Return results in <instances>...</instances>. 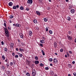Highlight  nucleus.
Here are the masks:
<instances>
[{"label": "nucleus", "mask_w": 76, "mask_h": 76, "mask_svg": "<svg viewBox=\"0 0 76 76\" xmlns=\"http://www.w3.org/2000/svg\"><path fill=\"white\" fill-rule=\"evenodd\" d=\"M8 29H10V30H11V27L9 26L8 27Z\"/></svg>", "instance_id": "obj_45"}, {"label": "nucleus", "mask_w": 76, "mask_h": 76, "mask_svg": "<svg viewBox=\"0 0 76 76\" xmlns=\"http://www.w3.org/2000/svg\"><path fill=\"white\" fill-rule=\"evenodd\" d=\"M15 6L16 7V8H19V5H17Z\"/></svg>", "instance_id": "obj_58"}, {"label": "nucleus", "mask_w": 76, "mask_h": 76, "mask_svg": "<svg viewBox=\"0 0 76 76\" xmlns=\"http://www.w3.org/2000/svg\"><path fill=\"white\" fill-rule=\"evenodd\" d=\"M36 29H37L38 31L39 30V28L38 27H36Z\"/></svg>", "instance_id": "obj_57"}, {"label": "nucleus", "mask_w": 76, "mask_h": 76, "mask_svg": "<svg viewBox=\"0 0 76 76\" xmlns=\"http://www.w3.org/2000/svg\"><path fill=\"white\" fill-rule=\"evenodd\" d=\"M20 10H23V9H24V8H23V7L21 6L20 7Z\"/></svg>", "instance_id": "obj_20"}, {"label": "nucleus", "mask_w": 76, "mask_h": 76, "mask_svg": "<svg viewBox=\"0 0 76 76\" xmlns=\"http://www.w3.org/2000/svg\"><path fill=\"white\" fill-rule=\"evenodd\" d=\"M41 52H42V55H43V56H45V53H44V50H42Z\"/></svg>", "instance_id": "obj_18"}, {"label": "nucleus", "mask_w": 76, "mask_h": 76, "mask_svg": "<svg viewBox=\"0 0 76 76\" xmlns=\"http://www.w3.org/2000/svg\"><path fill=\"white\" fill-rule=\"evenodd\" d=\"M43 20H45V22H47V21L48 20L47 19V18H44Z\"/></svg>", "instance_id": "obj_27"}, {"label": "nucleus", "mask_w": 76, "mask_h": 76, "mask_svg": "<svg viewBox=\"0 0 76 76\" xmlns=\"http://www.w3.org/2000/svg\"><path fill=\"white\" fill-rule=\"evenodd\" d=\"M4 50L5 52H7V51H8V49H7V48L5 47L4 48Z\"/></svg>", "instance_id": "obj_12"}, {"label": "nucleus", "mask_w": 76, "mask_h": 76, "mask_svg": "<svg viewBox=\"0 0 76 76\" xmlns=\"http://www.w3.org/2000/svg\"><path fill=\"white\" fill-rule=\"evenodd\" d=\"M6 37H9V34H6Z\"/></svg>", "instance_id": "obj_53"}, {"label": "nucleus", "mask_w": 76, "mask_h": 76, "mask_svg": "<svg viewBox=\"0 0 76 76\" xmlns=\"http://www.w3.org/2000/svg\"><path fill=\"white\" fill-rule=\"evenodd\" d=\"M10 66H13V62H11L10 63Z\"/></svg>", "instance_id": "obj_39"}, {"label": "nucleus", "mask_w": 76, "mask_h": 76, "mask_svg": "<svg viewBox=\"0 0 76 76\" xmlns=\"http://www.w3.org/2000/svg\"><path fill=\"white\" fill-rule=\"evenodd\" d=\"M35 59L36 60H38V56H35Z\"/></svg>", "instance_id": "obj_26"}, {"label": "nucleus", "mask_w": 76, "mask_h": 76, "mask_svg": "<svg viewBox=\"0 0 76 76\" xmlns=\"http://www.w3.org/2000/svg\"><path fill=\"white\" fill-rule=\"evenodd\" d=\"M42 39H44V40H45V38L44 37H42Z\"/></svg>", "instance_id": "obj_48"}, {"label": "nucleus", "mask_w": 76, "mask_h": 76, "mask_svg": "<svg viewBox=\"0 0 76 76\" xmlns=\"http://www.w3.org/2000/svg\"><path fill=\"white\" fill-rule=\"evenodd\" d=\"M27 76H30V74L29 72H27L26 74Z\"/></svg>", "instance_id": "obj_24"}, {"label": "nucleus", "mask_w": 76, "mask_h": 76, "mask_svg": "<svg viewBox=\"0 0 76 76\" xmlns=\"http://www.w3.org/2000/svg\"><path fill=\"white\" fill-rule=\"evenodd\" d=\"M2 58L3 60H5V57H4V56L2 55Z\"/></svg>", "instance_id": "obj_21"}, {"label": "nucleus", "mask_w": 76, "mask_h": 76, "mask_svg": "<svg viewBox=\"0 0 76 76\" xmlns=\"http://www.w3.org/2000/svg\"><path fill=\"white\" fill-rule=\"evenodd\" d=\"M32 2H33L32 0H28L27 3L28 4H31L32 3Z\"/></svg>", "instance_id": "obj_3"}, {"label": "nucleus", "mask_w": 76, "mask_h": 76, "mask_svg": "<svg viewBox=\"0 0 76 76\" xmlns=\"http://www.w3.org/2000/svg\"><path fill=\"white\" fill-rule=\"evenodd\" d=\"M7 60H8V59H7L6 60H5V61L6 62H7Z\"/></svg>", "instance_id": "obj_63"}, {"label": "nucleus", "mask_w": 76, "mask_h": 76, "mask_svg": "<svg viewBox=\"0 0 76 76\" xmlns=\"http://www.w3.org/2000/svg\"><path fill=\"white\" fill-rule=\"evenodd\" d=\"M27 63H28V66H29L30 65V62L29 61H27Z\"/></svg>", "instance_id": "obj_43"}, {"label": "nucleus", "mask_w": 76, "mask_h": 76, "mask_svg": "<svg viewBox=\"0 0 76 76\" xmlns=\"http://www.w3.org/2000/svg\"><path fill=\"white\" fill-rule=\"evenodd\" d=\"M28 34L29 36H32V32L31 31H29L28 32Z\"/></svg>", "instance_id": "obj_5"}, {"label": "nucleus", "mask_w": 76, "mask_h": 76, "mask_svg": "<svg viewBox=\"0 0 76 76\" xmlns=\"http://www.w3.org/2000/svg\"><path fill=\"white\" fill-rule=\"evenodd\" d=\"M42 0H39V2H42Z\"/></svg>", "instance_id": "obj_60"}, {"label": "nucleus", "mask_w": 76, "mask_h": 76, "mask_svg": "<svg viewBox=\"0 0 76 76\" xmlns=\"http://www.w3.org/2000/svg\"><path fill=\"white\" fill-rule=\"evenodd\" d=\"M8 5L10 6H12V5H13V3H12V2H9L8 3Z\"/></svg>", "instance_id": "obj_11"}, {"label": "nucleus", "mask_w": 76, "mask_h": 76, "mask_svg": "<svg viewBox=\"0 0 76 76\" xmlns=\"http://www.w3.org/2000/svg\"><path fill=\"white\" fill-rule=\"evenodd\" d=\"M19 50L20 52L24 51V49H22L21 48H19Z\"/></svg>", "instance_id": "obj_13"}, {"label": "nucleus", "mask_w": 76, "mask_h": 76, "mask_svg": "<svg viewBox=\"0 0 76 76\" xmlns=\"http://www.w3.org/2000/svg\"><path fill=\"white\" fill-rule=\"evenodd\" d=\"M4 26H5V27H6V28L7 26H6V23H4Z\"/></svg>", "instance_id": "obj_44"}, {"label": "nucleus", "mask_w": 76, "mask_h": 76, "mask_svg": "<svg viewBox=\"0 0 76 76\" xmlns=\"http://www.w3.org/2000/svg\"><path fill=\"white\" fill-rule=\"evenodd\" d=\"M65 57H66V58H67V55H66L65 56Z\"/></svg>", "instance_id": "obj_64"}, {"label": "nucleus", "mask_w": 76, "mask_h": 76, "mask_svg": "<svg viewBox=\"0 0 76 76\" xmlns=\"http://www.w3.org/2000/svg\"><path fill=\"white\" fill-rule=\"evenodd\" d=\"M54 46L55 47H56V48H57V44L55 42L54 43Z\"/></svg>", "instance_id": "obj_15"}, {"label": "nucleus", "mask_w": 76, "mask_h": 76, "mask_svg": "<svg viewBox=\"0 0 76 76\" xmlns=\"http://www.w3.org/2000/svg\"><path fill=\"white\" fill-rule=\"evenodd\" d=\"M49 32L50 34H53V31L51 30H50Z\"/></svg>", "instance_id": "obj_28"}, {"label": "nucleus", "mask_w": 76, "mask_h": 76, "mask_svg": "<svg viewBox=\"0 0 76 76\" xmlns=\"http://www.w3.org/2000/svg\"><path fill=\"white\" fill-rule=\"evenodd\" d=\"M19 56H20V57H22L23 56V55L22 54H20V55Z\"/></svg>", "instance_id": "obj_42"}, {"label": "nucleus", "mask_w": 76, "mask_h": 76, "mask_svg": "<svg viewBox=\"0 0 76 76\" xmlns=\"http://www.w3.org/2000/svg\"><path fill=\"white\" fill-rule=\"evenodd\" d=\"M67 20H69V21H70V17H67Z\"/></svg>", "instance_id": "obj_23"}, {"label": "nucleus", "mask_w": 76, "mask_h": 76, "mask_svg": "<svg viewBox=\"0 0 76 76\" xmlns=\"http://www.w3.org/2000/svg\"><path fill=\"white\" fill-rule=\"evenodd\" d=\"M36 72V71H35V69H33V70H32V72Z\"/></svg>", "instance_id": "obj_47"}, {"label": "nucleus", "mask_w": 76, "mask_h": 76, "mask_svg": "<svg viewBox=\"0 0 76 76\" xmlns=\"http://www.w3.org/2000/svg\"><path fill=\"white\" fill-rule=\"evenodd\" d=\"M72 63L73 64H75V61H73L72 62Z\"/></svg>", "instance_id": "obj_61"}, {"label": "nucleus", "mask_w": 76, "mask_h": 76, "mask_svg": "<svg viewBox=\"0 0 76 76\" xmlns=\"http://www.w3.org/2000/svg\"><path fill=\"white\" fill-rule=\"evenodd\" d=\"M39 45L41 46V47H43V44H41V43H39Z\"/></svg>", "instance_id": "obj_38"}, {"label": "nucleus", "mask_w": 76, "mask_h": 76, "mask_svg": "<svg viewBox=\"0 0 76 76\" xmlns=\"http://www.w3.org/2000/svg\"><path fill=\"white\" fill-rule=\"evenodd\" d=\"M40 66H41L42 67H43V66H44V65L42 63H41L40 64Z\"/></svg>", "instance_id": "obj_32"}, {"label": "nucleus", "mask_w": 76, "mask_h": 76, "mask_svg": "<svg viewBox=\"0 0 76 76\" xmlns=\"http://www.w3.org/2000/svg\"><path fill=\"white\" fill-rule=\"evenodd\" d=\"M48 28H49V27H46V32H47V31H48Z\"/></svg>", "instance_id": "obj_25"}, {"label": "nucleus", "mask_w": 76, "mask_h": 76, "mask_svg": "<svg viewBox=\"0 0 76 76\" xmlns=\"http://www.w3.org/2000/svg\"><path fill=\"white\" fill-rule=\"evenodd\" d=\"M73 75H74L75 76H76V72H74L73 73Z\"/></svg>", "instance_id": "obj_46"}, {"label": "nucleus", "mask_w": 76, "mask_h": 76, "mask_svg": "<svg viewBox=\"0 0 76 76\" xmlns=\"http://www.w3.org/2000/svg\"><path fill=\"white\" fill-rule=\"evenodd\" d=\"M1 44H2V45H4V42H3V41H2L1 42Z\"/></svg>", "instance_id": "obj_50"}, {"label": "nucleus", "mask_w": 76, "mask_h": 76, "mask_svg": "<svg viewBox=\"0 0 76 76\" xmlns=\"http://www.w3.org/2000/svg\"><path fill=\"white\" fill-rule=\"evenodd\" d=\"M15 26H16V27H20V24L16 23Z\"/></svg>", "instance_id": "obj_9"}, {"label": "nucleus", "mask_w": 76, "mask_h": 76, "mask_svg": "<svg viewBox=\"0 0 76 76\" xmlns=\"http://www.w3.org/2000/svg\"><path fill=\"white\" fill-rule=\"evenodd\" d=\"M32 76H35V75H36V72H32Z\"/></svg>", "instance_id": "obj_22"}, {"label": "nucleus", "mask_w": 76, "mask_h": 76, "mask_svg": "<svg viewBox=\"0 0 76 76\" xmlns=\"http://www.w3.org/2000/svg\"><path fill=\"white\" fill-rule=\"evenodd\" d=\"M34 63L36 64H38L39 63V61H35L34 62Z\"/></svg>", "instance_id": "obj_14"}, {"label": "nucleus", "mask_w": 76, "mask_h": 76, "mask_svg": "<svg viewBox=\"0 0 76 76\" xmlns=\"http://www.w3.org/2000/svg\"><path fill=\"white\" fill-rule=\"evenodd\" d=\"M17 54H18V56H20V53H19V52H18Z\"/></svg>", "instance_id": "obj_55"}, {"label": "nucleus", "mask_w": 76, "mask_h": 76, "mask_svg": "<svg viewBox=\"0 0 76 76\" xmlns=\"http://www.w3.org/2000/svg\"><path fill=\"white\" fill-rule=\"evenodd\" d=\"M36 14H37V15H38V16H40V15H41L40 12L38 11H36Z\"/></svg>", "instance_id": "obj_7"}, {"label": "nucleus", "mask_w": 76, "mask_h": 76, "mask_svg": "<svg viewBox=\"0 0 76 76\" xmlns=\"http://www.w3.org/2000/svg\"><path fill=\"white\" fill-rule=\"evenodd\" d=\"M60 51L61 53H62V52H63V48L61 49L60 50Z\"/></svg>", "instance_id": "obj_35"}, {"label": "nucleus", "mask_w": 76, "mask_h": 76, "mask_svg": "<svg viewBox=\"0 0 76 76\" xmlns=\"http://www.w3.org/2000/svg\"><path fill=\"white\" fill-rule=\"evenodd\" d=\"M18 57H19V56H18V55H15V58H18Z\"/></svg>", "instance_id": "obj_41"}, {"label": "nucleus", "mask_w": 76, "mask_h": 76, "mask_svg": "<svg viewBox=\"0 0 76 76\" xmlns=\"http://www.w3.org/2000/svg\"><path fill=\"white\" fill-rule=\"evenodd\" d=\"M53 61L55 63H57V62H58V61H57V59L56 58H54L53 59Z\"/></svg>", "instance_id": "obj_8"}, {"label": "nucleus", "mask_w": 76, "mask_h": 76, "mask_svg": "<svg viewBox=\"0 0 76 76\" xmlns=\"http://www.w3.org/2000/svg\"><path fill=\"white\" fill-rule=\"evenodd\" d=\"M15 53H12V56H15Z\"/></svg>", "instance_id": "obj_54"}, {"label": "nucleus", "mask_w": 76, "mask_h": 76, "mask_svg": "<svg viewBox=\"0 0 76 76\" xmlns=\"http://www.w3.org/2000/svg\"><path fill=\"white\" fill-rule=\"evenodd\" d=\"M26 10L27 11H29V9L28 8H26Z\"/></svg>", "instance_id": "obj_40"}, {"label": "nucleus", "mask_w": 76, "mask_h": 76, "mask_svg": "<svg viewBox=\"0 0 76 76\" xmlns=\"http://www.w3.org/2000/svg\"><path fill=\"white\" fill-rule=\"evenodd\" d=\"M13 46H14V44L12 43H10V47L11 48L13 49Z\"/></svg>", "instance_id": "obj_1"}, {"label": "nucleus", "mask_w": 76, "mask_h": 76, "mask_svg": "<svg viewBox=\"0 0 76 76\" xmlns=\"http://www.w3.org/2000/svg\"><path fill=\"white\" fill-rule=\"evenodd\" d=\"M33 22L34 23L36 24L37 23V20L36 19H35L33 20Z\"/></svg>", "instance_id": "obj_16"}, {"label": "nucleus", "mask_w": 76, "mask_h": 76, "mask_svg": "<svg viewBox=\"0 0 76 76\" xmlns=\"http://www.w3.org/2000/svg\"><path fill=\"white\" fill-rule=\"evenodd\" d=\"M40 41L41 44H44V40H40Z\"/></svg>", "instance_id": "obj_19"}, {"label": "nucleus", "mask_w": 76, "mask_h": 76, "mask_svg": "<svg viewBox=\"0 0 76 76\" xmlns=\"http://www.w3.org/2000/svg\"><path fill=\"white\" fill-rule=\"evenodd\" d=\"M10 19H12L13 18V16L12 15H11L10 16Z\"/></svg>", "instance_id": "obj_34"}, {"label": "nucleus", "mask_w": 76, "mask_h": 76, "mask_svg": "<svg viewBox=\"0 0 76 76\" xmlns=\"http://www.w3.org/2000/svg\"><path fill=\"white\" fill-rule=\"evenodd\" d=\"M7 73L9 74H10V71H7Z\"/></svg>", "instance_id": "obj_62"}, {"label": "nucleus", "mask_w": 76, "mask_h": 76, "mask_svg": "<svg viewBox=\"0 0 76 76\" xmlns=\"http://www.w3.org/2000/svg\"><path fill=\"white\" fill-rule=\"evenodd\" d=\"M72 8V5H69V9H71Z\"/></svg>", "instance_id": "obj_31"}, {"label": "nucleus", "mask_w": 76, "mask_h": 76, "mask_svg": "<svg viewBox=\"0 0 76 76\" xmlns=\"http://www.w3.org/2000/svg\"><path fill=\"white\" fill-rule=\"evenodd\" d=\"M20 37V38H22V39H23V34H22V33H20L19 34Z\"/></svg>", "instance_id": "obj_4"}, {"label": "nucleus", "mask_w": 76, "mask_h": 76, "mask_svg": "<svg viewBox=\"0 0 76 76\" xmlns=\"http://www.w3.org/2000/svg\"><path fill=\"white\" fill-rule=\"evenodd\" d=\"M68 66L69 67V68H72V64H68Z\"/></svg>", "instance_id": "obj_17"}, {"label": "nucleus", "mask_w": 76, "mask_h": 76, "mask_svg": "<svg viewBox=\"0 0 76 76\" xmlns=\"http://www.w3.org/2000/svg\"><path fill=\"white\" fill-rule=\"evenodd\" d=\"M71 12L72 14H73L74 13H75V9H71Z\"/></svg>", "instance_id": "obj_6"}, {"label": "nucleus", "mask_w": 76, "mask_h": 76, "mask_svg": "<svg viewBox=\"0 0 76 76\" xmlns=\"http://www.w3.org/2000/svg\"><path fill=\"white\" fill-rule=\"evenodd\" d=\"M50 61H53V58H50L49 59Z\"/></svg>", "instance_id": "obj_37"}, {"label": "nucleus", "mask_w": 76, "mask_h": 76, "mask_svg": "<svg viewBox=\"0 0 76 76\" xmlns=\"http://www.w3.org/2000/svg\"><path fill=\"white\" fill-rule=\"evenodd\" d=\"M12 9H16V6H13Z\"/></svg>", "instance_id": "obj_29"}, {"label": "nucleus", "mask_w": 76, "mask_h": 76, "mask_svg": "<svg viewBox=\"0 0 76 76\" xmlns=\"http://www.w3.org/2000/svg\"><path fill=\"white\" fill-rule=\"evenodd\" d=\"M45 69L46 70H49V68H48V67H46L45 68Z\"/></svg>", "instance_id": "obj_33"}, {"label": "nucleus", "mask_w": 76, "mask_h": 76, "mask_svg": "<svg viewBox=\"0 0 76 76\" xmlns=\"http://www.w3.org/2000/svg\"><path fill=\"white\" fill-rule=\"evenodd\" d=\"M1 68L2 69H3V70H4V69H5V67L4 66H2Z\"/></svg>", "instance_id": "obj_36"}, {"label": "nucleus", "mask_w": 76, "mask_h": 76, "mask_svg": "<svg viewBox=\"0 0 76 76\" xmlns=\"http://www.w3.org/2000/svg\"><path fill=\"white\" fill-rule=\"evenodd\" d=\"M6 65H7V67H8L9 66V64L7 63L6 64Z\"/></svg>", "instance_id": "obj_52"}, {"label": "nucleus", "mask_w": 76, "mask_h": 76, "mask_svg": "<svg viewBox=\"0 0 76 76\" xmlns=\"http://www.w3.org/2000/svg\"><path fill=\"white\" fill-rule=\"evenodd\" d=\"M67 37L68 38V39H69V40H72V37H71L70 36H67Z\"/></svg>", "instance_id": "obj_10"}, {"label": "nucleus", "mask_w": 76, "mask_h": 76, "mask_svg": "<svg viewBox=\"0 0 76 76\" xmlns=\"http://www.w3.org/2000/svg\"><path fill=\"white\" fill-rule=\"evenodd\" d=\"M15 50L16 51H19V49L18 48H16Z\"/></svg>", "instance_id": "obj_49"}, {"label": "nucleus", "mask_w": 76, "mask_h": 76, "mask_svg": "<svg viewBox=\"0 0 76 76\" xmlns=\"http://www.w3.org/2000/svg\"><path fill=\"white\" fill-rule=\"evenodd\" d=\"M17 41H18V42H20V40L19 39H17Z\"/></svg>", "instance_id": "obj_59"}, {"label": "nucleus", "mask_w": 76, "mask_h": 76, "mask_svg": "<svg viewBox=\"0 0 76 76\" xmlns=\"http://www.w3.org/2000/svg\"><path fill=\"white\" fill-rule=\"evenodd\" d=\"M21 44H22V45H23H23H25V44L23 43H21Z\"/></svg>", "instance_id": "obj_56"}, {"label": "nucleus", "mask_w": 76, "mask_h": 76, "mask_svg": "<svg viewBox=\"0 0 76 76\" xmlns=\"http://www.w3.org/2000/svg\"><path fill=\"white\" fill-rule=\"evenodd\" d=\"M4 29L5 31V33L6 34H8V29H7V28H4Z\"/></svg>", "instance_id": "obj_2"}, {"label": "nucleus", "mask_w": 76, "mask_h": 76, "mask_svg": "<svg viewBox=\"0 0 76 76\" xmlns=\"http://www.w3.org/2000/svg\"><path fill=\"white\" fill-rule=\"evenodd\" d=\"M50 73L51 75H54V72L53 71L50 72Z\"/></svg>", "instance_id": "obj_30"}, {"label": "nucleus", "mask_w": 76, "mask_h": 76, "mask_svg": "<svg viewBox=\"0 0 76 76\" xmlns=\"http://www.w3.org/2000/svg\"><path fill=\"white\" fill-rule=\"evenodd\" d=\"M69 54H72V52L71 51H69Z\"/></svg>", "instance_id": "obj_51"}]
</instances>
